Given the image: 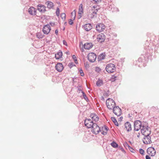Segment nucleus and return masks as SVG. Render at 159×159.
Returning <instances> with one entry per match:
<instances>
[{
    "instance_id": "nucleus-34",
    "label": "nucleus",
    "mask_w": 159,
    "mask_h": 159,
    "mask_svg": "<svg viewBox=\"0 0 159 159\" xmlns=\"http://www.w3.org/2000/svg\"><path fill=\"white\" fill-rule=\"evenodd\" d=\"M102 130H104V131H106V132H107V131L109 129L107 127L104 126L102 127Z\"/></svg>"
},
{
    "instance_id": "nucleus-28",
    "label": "nucleus",
    "mask_w": 159,
    "mask_h": 159,
    "mask_svg": "<svg viewBox=\"0 0 159 159\" xmlns=\"http://www.w3.org/2000/svg\"><path fill=\"white\" fill-rule=\"evenodd\" d=\"M111 119L113 122V123H114L115 125H116L117 126H118V123L116 120V119L114 117H111Z\"/></svg>"
},
{
    "instance_id": "nucleus-48",
    "label": "nucleus",
    "mask_w": 159,
    "mask_h": 159,
    "mask_svg": "<svg viewBox=\"0 0 159 159\" xmlns=\"http://www.w3.org/2000/svg\"><path fill=\"white\" fill-rule=\"evenodd\" d=\"M63 43L65 45H67V43H66V41L65 40H63Z\"/></svg>"
},
{
    "instance_id": "nucleus-47",
    "label": "nucleus",
    "mask_w": 159,
    "mask_h": 159,
    "mask_svg": "<svg viewBox=\"0 0 159 159\" xmlns=\"http://www.w3.org/2000/svg\"><path fill=\"white\" fill-rule=\"evenodd\" d=\"M50 24L51 26H53L55 24V23L50 22Z\"/></svg>"
},
{
    "instance_id": "nucleus-51",
    "label": "nucleus",
    "mask_w": 159,
    "mask_h": 159,
    "mask_svg": "<svg viewBox=\"0 0 159 159\" xmlns=\"http://www.w3.org/2000/svg\"><path fill=\"white\" fill-rule=\"evenodd\" d=\"M109 91L108 90L107 92V93H106V94H107V96L109 95Z\"/></svg>"
},
{
    "instance_id": "nucleus-20",
    "label": "nucleus",
    "mask_w": 159,
    "mask_h": 159,
    "mask_svg": "<svg viewBox=\"0 0 159 159\" xmlns=\"http://www.w3.org/2000/svg\"><path fill=\"white\" fill-rule=\"evenodd\" d=\"M83 27L87 31H89L92 28V26L90 23L86 24L83 26Z\"/></svg>"
},
{
    "instance_id": "nucleus-23",
    "label": "nucleus",
    "mask_w": 159,
    "mask_h": 159,
    "mask_svg": "<svg viewBox=\"0 0 159 159\" xmlns=\"http://www.w3.org/2000/svg\"><path fill=\"white\" fill-rule=\"evenodd\" d=\"M99 9H95L92 8L90 10V11L92 12V13L91 14L92 17L91 18H93L94 16H96V15L97 14V12L98 11Z\"/></svg>"
},
{
    "instance_id": "nucleus-15",
    "label": "nucleus",
    "mask_w": 159,
    "mask_h": 159,
    "mask_svg": "<svg viewBox=\"0 0 159 159\" xmlns=\"http://www.w3.org/2000/svg\"><path fill=\"white\" fill-rule=\"evenodd\" d=\"M97 39L98 42L102 43L103 42L105 39V36L104 34L101 33L97 35Z\"/></svg>"
},
{
    "instance_id": "nucleus-41",
    "label": "nucleus",
    "mask_w": 159,
    "mask_h": 159,
    "mask_svg": "<svg viewBox=\"0 0 159 159\" xmlns=\"http://www.w3.org/2000/svg\"><path fill=\"white\" fill-rule=\"evenodd\" d=\"M101 132L102 134L104 135H106L107 133V132L104 131V130H101Z\"/></svg>"
},
{
    "instance_id": "nucleus-22",
    "label": "nucleus",
    "mask_w": 159,
    "mask_h": 159,
    "mask_svg": "<svg viewBox=\"0 0 159 159\" xmlns=\"http://www.w3.org/2000/svg\"><path fill=\"white\" fill-rule=\"evenodd\" d=\"M90 117L92 118L93 120L95 121H97L99 120V117L98 116L95 114H91Z\"/></svg>"
},
{
    "instance_id": "nucleus-56",
    "label": "nucleus",
    "mask_w": 159,
    "mask_h": 159,
    "mask_svg": "<svg viewBox=\"0 0 159 159\" xmlns=\"http://www.w3.org/2000/svg\"><path fill=\"white\" fill-rule=\"evenodd\" d=\"M71 15H72L74 14V13L73 12H71Z\"/></svg>"
},
{
    "instance_id": "nucleus-27",
    "label": "nucleus",
    "mask_w": 159,
    "mask_h": 159,
    "mask_svg": "<svg viewBox=\"0 0 159 159\" xmlns=\"http://www.w3.org/2000/svg\"><path fill=\"white\" fill-rule=\"evenodd\" d=\"M97 86L98 87H100L103 84V81L102 80L99 79L97 81L96 83Z\"/></svg>"
},
{
    "instance_id": "nucleus-14",
    "label": "nucleus",
    "mask_w": 159,
    "mask_h": 159,
    "mask_svg": "<svg viewBox=\"0 0 159 159\" xmlns=\"http://www.w3.org/2000/svg\"><path fill=\"white\" fill-rule=\"evenodd\" d=\"M28 11L31 16H35L36 15L37 10L35 8L33 7H30L28 9Z\"/></svg>"
},
{
    "instance_id": "nucleus-46",
    "label": "nucleus",
    "mask_w": 159,
    "mask_h": 159,
    "mask_svg": "<svg viewBox=\"0 0 159 159\" xmlns=\"http://www.w3.org/2000/svg\"><path fill=\"white\" fill-rule=\"evenodd\" d=\"M146 159H151V157L148 155H146L145 157Z\"/></svg>"
},
{
    "instance_id": "nucleus-17",
    "label": "nucleus",
    "mask_w": 159,
    "mask_h": 159,
    "mask_svg": "<svg viewBox=\"0 0 159 159\" xmlns=\"http://www.w3.org/2000/svg\"><path fill=\"white\" fill-rule=\"evenodd\" d=\"M46 7L43 5L39 4L37 5V9L40 12L44 13L46 11Z\"/></svg>"
},
{
    "instance_id": "nucleus-43",
    "label": "nucleus",
    "mask_w": 159,
    "mask_h": 159,
    "mask_svg": "<svg viewBox=\"0 0 159 159\" xmlns=\"http://www.w3.org/2000/svg\"><path fill=\"white\" fill-rule=\"evenodd\" d=\"M74 66H75V65H73V63H70L69 64V66L70 68Z\"/></svg>"
},
{
    "instance_id": "nucleus-18",
    "label": "nucleus",
    "mask_w": 159,
    "mask_h": 159,
    "mask_svg": "<svg viewBox=\"0 0 159 159\" xmlns=\"http://www.w3.org/2000/svg\"><path fill=\"white\" fill-rule=\"evenodd\" d=\"M56 69L59 72H61L63 69V66L61 63H58L56 66Z\"/></svg>"
},
{
    "instance_id": "nucleus-59",
    "label": "nucleus",
    "mask_w": 159,
    "mask_h": 159,
    "mask_svg": "<svg viewBox=\"0 0 159 159\" xmlns=\"http://www.w3.org/2000/svg\"><path fill=\"white\" fill-rule=\"evenodd\" d=\"M75 61V63H76H76H77L76 62V61Z\"/></svg>"
},
{
    "instance_id": "nucleus-50",
    "label": "nucleus",
    "mask_w": 159,
    "mask_h": 159,
    "mask_svg": "<svg viewBox=\"0 0 159 159\" xmlns=\"http://www.w3.org/2000/svg\"><path fill=\"white\" fill-rule=\"evenodd\" d=\"M97 5H95L93 6V9H96L95 8H97Z\"/></svg>"
},
{
    "instance_id": "nucleus-54",
    "label": "nucleus",
    "mask_w": 159,
    "mask_h": 159,
    "mask_svg": "<svg viewBox=\"0 0 159 159\" xmlns=\"http://www.w3.org/2000/svg\"><path fill=\"white\" fill-rule=\"evenodd\" d=\"M139 136H140V134L139 133V134L138 135H137V137L138 138H139Z\"/></svg>"
},
{
    "instance_id": "nucleus-63",
    "label": "nucleus",
    "mask_w": 159,
    "mask_h": 159,
    "mask_svg": "<svg viewBox=\"0 0 159 159\" xmlns=\"http://www.w3.org/2000/svg\"><path fill=\"white\" fill-rule=\"evenodd\" d=\"M63 30H65V28H63Z\"/></svg>"
},
{
    "instance_id": "nucleus-40",
    "label": "nucleus",
    "mask_w": 159,
    "mask_h": 159,
    "mask_svg": "<svg viewBox=\"0 0 159 159\" xmlns=\"http://www.w3.org/2000/svg\"><path fill=\"white\" fill-rule=\"evenodd\" d=\"M129 149L131 152H134L135 150H134L132 148L129 146Z\"/></svg>"
},
{
    "instance_id": "nucleus-31",
    "label": "nucleus",
    "mask_w": 159,
    "mask_h": 159,
    "mask_svg": "<svg viewBox=\"0 0 159 159\" xmlns=\"http://www.w3.org/2000/svg\"><path fill=\"white\" fill-rule=\"evenodd\" d=\"M82 93L83 94V96L84 98V99L86 101H87V100H88V98L87 97L86 95L85 94V93H84V91H82Z\"/></svg>"
},
{
    "instance_id": "nucleus-44",
    "label": "nucleus",
    "mask_w": 159,
    "mask_h": 159,
    "mask_svg": "<svg viewBox=\"0 0 159 159\" xmlns=\"http://www.w3.org/2000/svg\"><path fill=\"white\" fill-rule=\"evenodd\" d=\"M72 58L74 59L75 61H77L76 57L75 55H73L72 56Z\"/></svg>"
},
{
    "instance_id": "nucleus-32",
    "label": "nucleus",
    "mask_w": 159,
    "mask_h": 159,
    "mask_svg": "<svg viewBox=\"0 0 159 159\" xmlns=\"http://www.w3.org/2000/svg\"><path fill=\"white\" fill-rule=\"evenodd\" d=\"M61 17L63 20H65L66 19V14L64 13H62L61 14Z\"/></svg>"
},
{
    "instance_id": "nucleus-4",
    "label": "nucleus",
    "mask_w": 159,
    "mask_h": 159,
    "mask_svg": "<svg viewBox=\"0 0 159 159\" xmlns=\"http://www.w3.org/2000/svg\"><path fill=\"white\" fill-rule=\"evenodd\" d=\"M141 121L139 120H135L134 123V130L136 131H139L140 129L143 127V125Z\"/></svg>"
},
{
    "instance_id": "nucleus-62",
    "label": "nucleus",
    "mask_w": 159,
    "mask_h": 159,
    "mask_svg": "<svg viewBox=\"0 0 159 159\" xmlns=\"http://www.w3.org/2000/svg\"><path fill=\"white\" fill-rule=\"evenodd\" d=\"M63 30H65V28H63Z\"/></svg>"
},
{
    "instance_id": "nucleus-2",
    "label": "nucleus",
    "mask_w": 159,
    "mask_h": 159,
    "mask_svg": "<svg viewBox=\"0 0 159 159\" xmlns=\"http://www.w3.org/2000/svg\"><path fill=\"white\" fill-rule=\"evenodd\" d=\"M141 133L143 135L148 134L150 135L151 133V130L148 124H143V127L141 129Z\"/></svg>"
},
{
    "instance_id": "nucleus-38",
    "label": "nucleus",
    "mask_w": 159,
    "mask_h": 159,
    "mask_svg": "<svg viewBox=\"0 0 159 159\" xmlns=\"http://www.w3.org/2000/svg\"><path fill=\"white\" fill-rule=\"evenodd\" d=\"M79 72L80 74V75L81 76H83L84 75V73H83V70L81 69L79 70Z\"/></svg>"
},
{
    "instance_id": "nucleus-35",
    "label": "nucleus",
    "mask_w": 159,
    "mask_h": 159,
    "mask_svg": "<svg viewBox=\"0 0 159 159\" xmlns=\"http://www.w3.org/2000/svg\"><path fill=\"white\" fill-rule=\"evenodd\" d=\"M139 153L142 155H144V151L142 148H140L139 149Z\"/></svg>"
},
{
    "instance_id": "nucleus-12",
    "label": "nucleus",
    "mask_w": 159,
    "mask_h": 159,
    "mask_svg": "<svg viewBox=\"0 0 159 159\" xmlns=\"http://www.w3.org/2000/svg\"><path fill=\"white\" fill-rule=\"evenodd\" d=\"M150 135H144V137L143 139V142L145 144H148L152 142L151 141V138L149 136Z\"/></svg>"
},
{
    "instance_id": "nucleus-6",
    "label": "nucleus",
    "mask_w": 159,
    "mask_h": 159,
    "mask_svg": "<svg viewBox=\"0 0 159 159\" xmlns=\"http://www.w3.org/2000/svg\"><path fill=\"white\" fill-rule=\"evenodd\" d=\"M107 100H109L110 102H106V105L107 107L109 109L113 110L114 107V106L115 105V103L112 99L109 98L107 99Z\"/></svg>"
},
{
    "instance_id": "nucleus-1",
    "label": "nucleus",
    "mask_w": 159,
    "mask_h": 159,
    "mask_svg": "<svg viewBox=\"0 0 159 159\" xmlns=\"http://www.w3.org/2000/svg\"><path fill=\"white\" fill-rule=\"evenodd\" d=\"M145 54H143V57L145 61L149 59V57L152 56V53L153 52V49L154 46L152 44H149L147 41L145 43Z\"/></svg>"
},
{
    "instance_id": "nucleus-39",
    "label": "nucleus",
    "mask_w": 159,
    "mask_h": 159,
    "mask_svg": "<svg viewBox=\"0 0 159 159\" xmlns=\"http://www.w3.org/2000/svg\"><path fill=\"white\" fill-rule=\"evenodd\" d=\"M40 33H38L37 34V37L39 39L42 38L43 37L42 35H40Z\"/></svg>"
},
{
    "instance_id": "nucleus-10",
    "label": "nucleus",
    "mask_w": 159,
    "mask_h": 159,
    "mask_svg": "<svg viewBox=\"0 0 159 159\" xmlns=\"http://www.w3.org/2000/svg\"><path fill=\"white\" fill-rule=\"evenodd\" d=\"M113 111L115 114L117 116H120L122 114V111L119 106H115L113 109Z\"/></svg>"
},
{
    "instance_id": "nucleus-9",
    "label": "nucleus",
    "mask_w": 159,
    "mask_h": 159,
    "mask_svg": "<svg viewBox=\"0 0 159 159\" xmlns=\"http://www.w3.org/2000/svg\"><path fill=\"white\" fill-rule=\"evenodd\" d=\"M85 125L88 128H91L95 123L91 119H86L84 120Z\"/></svg>"
},
{
    "instance_id": "nucleus-19",
    "label": "nucleus",
    "mask_w": 159,
    "mask_h": 159,
    "mask_svg": "<svg viewBox=\"0 0 159 159\" xmlns=\"http://www.w3.org/2000/svg\"><path fill=\"white\" fill-rule=\"evenodd\" d=\"M93 46V45L91 43H86L84 44L83 47L84 48L87 50H89L92 48Z\"/></svg>"
},
{
    "instance_id": "nucleus-8",
    "label": "nucleus",
    "mask_w": 159,
    "mask_h": 159,
    "mask_svg": "<svg viewBox=\"0 0 159 159\" xmlns=\"http://www.w3.org/2000/svg\"><path fill=\"white\" fill-rule=\"evenodd\" d=\"M105 27V25L103 23H98L96 25V30L98 32H101L104 30Z\"/></svg>"
},
{
    "instance_id": "nucleus-3",
    "label": "nucleus",
    "mask_w": 159,
    "mask_h": 159,
    "mask_svg": "<svg viewBox=\"0 0 159 159\" xmlns=\"http://www.w3.org/2000/svg\"><path fill=\"white\" fill-rule=\"evenodd\" d=\"M105 69L108 73H113L116 71V66L112 63H109L106 65Z\"/></svg>"
},
{
    "instance_id": "nucleus-37",
    "label": "nucleus",
    "mask_w": 159,
    "mask_h": 159,
    "mask_svg": "<svg viewBox=\"0 0 159 159\" xmlns=\"http://www.w3.org/2000/svg\"><path fill=\"white\" fill-rule=\"evenodd\" d=\"M95 4H98L102 0H93Z\"/></svg>"
},
{
    "instance_id": "nucleus-61",
    "label": "nucleus",
    "mask_w": 159,
    "mask_h": 159,
    "mask_svg": "<svg viewBox=\"0 0 159 159\" xmlns=\"http://www.w3.org/2000/svg\"><path fill=\"white\" fill-rule=\"evenodd\" d=\"M65 24L66 23V22H65Z\"/></svg>"
},
{
    "instance_id": "nucleus-7",
    "label": "nucleus",
    "mask_w": 159,
    "mask_h": 159,
    "mask_svg": "<svg viewBox=\"0 0 159 159\" xmlns=\"http://www.w3.org/2000/svg\"><path fill=\"white\" fill-rule=\"evenodd\" d=\"M96 58V55L93 52L89 53L88 55V59L91 62L95 61Z\"/></svg>"
},
{
    "instance_id": "nucleus-21",
    "label": "nucleus",
    "mask_w": 159,
    "mask_h": 159,
    "mask_svg": "<svg viewBox=\"0 0 159 159\" xmlns=\"http://www.w3.org/2000/svg\"><path fill=\"white\" fill-rule=\"evenodd\" d=\"M83 13V5L82 4H80V5L79 8V9L78 14H79V19L80 18L82 17V14Z\"/></svg>"
},
{
    "instance_id": "nucleus-36",
    "label": "nucleus",
    "mask_w": 159,
    "mask_h": 159,
    "mask_svg": "<svg viewBox=\"0 0 159 159\" xmlns=\"http://www.w3.org/2000/svg\"><path fill=\"white\" fill-rule=\"evenodd\" d=\"M101 70V68L98 67H96L95 68V71L98 72H99Z\"/></svg>"
},
{
    "instance_id": "nucleus-55",
    "label": "nucleus",
    "mask_w": 159,
    "mask_h": 159,
    "mask_svg": "<svg viewBox=\"0 0 159 159\" xmlns=\"http://www.w3.org/2000/svg\"><path fill=\"white\" fill-rule=\"evenodd\" d=\"M143 66L144 67H145L146 66V64L145 63H144L143 64Z\"/></svg>"
},
{
    "instance_id": "nucleus-25",
    "label": "nucleus",
    "mask_w": 159,
    "mask_h": 159,
    "mask_svg": "<svg viewBox=\"0 0 159 159\" xmlns=\"http://www.w3.org/2000/svg\"><path fill=\"white\" fill-rule=\"evenodd\" d=\"M62 55V52L59 51L55 55V57L57 59H58L61 58Z\"/></svg>"
},
{
    "instance_id": "nucleus-5",
    "label": "nucleus",
    "mask_w": 159,
    "mask_h": 159,
    "mask_svg": "<svg viewBox=\"0 0 159 159\" xmlns=\"http://www.w3.org/2000/svg\"><path fill=\"white\" fill-rule=\"evenodd\" d=\"M91 128L92 129L91 131L94 134H98L100 131H101V128L95 123L93 125Z\"/></svg>"
},
{
    "instance_id": "nucleus-16",
    "label": "nucleus",
    "mask_w": 159,
    "mask_h": 159,
    "mask_svg": "<svg viewBox=\"0 0 159 159\" xmlns=\"http://www.w3.org/2000/svg\"><path fill=\"white\" fill-rule=\"evenodd\" d=\"M124 126L127 132H130L132 130L131 125L130 122H126L124 124Z\"/></svg>"
},
{
    "instance_id": "nucleus-11",
    "label": "nucleus",
    "mask_w": 159,
    "mask_h": 159,
    "mask_svg": "<svg viewBox=\"0 0 159 159\" xmlns=\"http://www.w3.org/2000/svg\"><path fill=\"white\" fill-rule=\"evenodd\" d=\"M147 152L148 155L151 156H154L156 153V151L154 148L150 147L148 148Z\"/></svg>"
},
{
    "instance_id": "nucleus-33",
    "label": "nucleus",
    "mask_w": 159,
    "mask_h": 159,
    "mask_svg": "<svg viewBox=\"0 0 159 159\" xmlns=\"http://www.w3.org/2000/svg\"><path fill=\"white\" fill-rule=\"evenodd\" d=\"M60 14V9L59 8L57 7V8L56 11V14L57 16H58Z\"/></svg>"
},
{
    "instance_id": "nucleus-57",
    "label": "nucleus",
    "mask_w": 159,
    "mask_h": 159,
    "mask_svg": "<svg viewBox=\"0 0 159 159\" xmlns=\"http://www.w3.org/2000/svg\"><path fill=\"white\" fill-rule=\"evenodd\" d=\"M75 16H74V19H75Z\"/></svg>"
},
{
    "instance_id": "nucleus-13",
    "label": "nucleus",
    "mask_w": 159,
    "mask_h": 159,
    "mask_svg": "<svg viewBox=\"0 0 159 159\" xmlns=\"http://www.w3.org/2000/svg\"><path fill=\"white\" fill-rule=\"evenodd\" d=\"M51 29L50 25L48 24H47L44 26L43 31L44 34H48L50 32Z\"/></svg>"
},
{
    "instance_id": "nucleus-49",
    "label": "nucleus",
    "mask_w": 159,
    "mask_h": 159,
    "mask_svg": "<svg viewBox=\"0 0 159 159\" xmlns=\"http://www.w3.org/2000/svg\"><path fill=\"white\" fill-rule=\"evenodd\" d=\"M55 33L56 34V35H57L58 34V30H55Z\"/></svg>"
},
{
    "instance_id": "nucleus-29",
    "label": "nucleus",
    "mask_w": 159,
    "mask_h": 159,
    "mask_svg": "<svg viewBox=\"0 0 159 159\" xmlns=\"http://www.w3.org/2000/svg\"><path fill=\"white\" fill-rule=\"evenodd\" d=\"M111 146L114 148H117L118 147V144L114 141L112 142L111 144Z\"/></svg>"
},
{
    "instance_id": "nucleus-24",
    "label": "nucleus",
    "mask_w": 159,
    "mask_h": 159,
    "mask_svg": "<svg viewBox=\"0 0 159 159\" xmlns=\"http://www.w3.org/2000/svg\"><path fill=\"white\" fill-rule=\"evenodd\" d=\"M106 55L105 52H103L100 54L98 57V61H101L104 59Z\"/></svg>"
},
{
    "instance_id": "nucleus-60",
    "label": "nucleus",
    "mask_w": 159,
    "mask_h": 159,
    "mask_svg": "<svg viewBox=\"0 0 159 159\" xmlns=\"http://www.w3.org/2000/svg\"><path fill=\"white\" fill-rule=\"evenodd\" d=\"M79 87H81V86H78V88Z\"/></svg>"
},
{
    "instance_id": "nucleus-45",
    "label": "nucleus",
    "mask_w": 159,
    "mask_h": 159,
    "mask_svg": "<svg viewBox=\"0 0 159 159\" xmlns=\"http://www.w3.org/2000/svg\"><path fill=\"white\" fill-rule=\"evenodd\" d=\"M138 61L139 62H140V61L141 62H143V59L142 60L141 57L139 58L138 59Z\"/></svg>"
},
{
    "instance_id": "nucleus-52",
    "label": "nucleus",
    "mask_w": 159,
    "mask_h": 159,
    "mask_svg": "<svg viewBox=\"0 0 159 159\" xmlns=\"http://www.w3.org/2000/svg\"><path fill=\"white\" fill-rule=\"evenodd\" d=\"M78 90L79 91H81V92H82V90H81V89H80L79 88H78Z\"/></svg>"
},
{
    "instance_id": "nucleus-30",
    "label": "nucleus",
    "mask_w": 159,
    "mask_h": 159,
    "mask_svg": "<svg viewBox=\"0 0 159 159\" xmlns=\"http://www.w3.org/2000/svg\"><path fill=\"white\" fill-rule=\"evenodd\" d=\"M116 78L117 76H116L115 75H112L111 77V81L112 82L115 81L116 80Z\"/></svg>"
},
{
    "instance_id": "nucleus-26",
    "label": "nucleus",
    "mask_w": 159,
    "mask_h": 159,
    "mask_svg": "<svg viewBox=\"0 0 159 159\" xmlns=\"http://www.w3.org/2000/svg\"><path fill=\"white\" fill-rule=\"evenodd\" d=\"M45 3L47 5V7L49 9L52 8L54 6L53 3L50 1H48Z\"/></svg>"
},
{
    "instance_id": "nucleus-42",
    "label": "nucleus",
    "mask_w": 159,
    "mask_h": 159,
    "mask_svg": "<svg viewBox=\"0 0 159 159\" xmlns=\"http://www.w3.org/2000/svg\"><path fill=\"white\" fill-rule=\"evenodd\" d=\"M73 20H72V19H69V24L70 25H72L73 24Z\"/></svg>"
},
{
    "instance_id": "nucleus-58",
    "label": "nucleus",
    "mask_w": 159,
    "mask_h": 159,
    "mask_svg": "<svg viewBox=\"0 0 159 159\" xmlns=\"http://www.w3.org/2000/svg\"><path fill=\"white\" fill-rule=\"evenodd\" d=\"M68 53H69V52H66V53L67 54H68Z\"/></svg>"
},
{
    "instance_id": "nucleus-53",
    "label": "nucleus",
    "mask_w": 159,
    "mask_h": 159,
    "mask_svg": "<svg viewBox=\"0 0 159 159\" xmlns=\"http://www.w3.org/2000/svg\"><path fill=\"white\" fill-rule=\"evenodd\" d=\"M122 119H123L122 117L121 116V117H120V120H121Z\"/></svg>"
}]
</instances>
